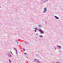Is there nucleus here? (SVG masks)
I'll use <instances>...</instances> for the list:
<instances>
[{
  "label": "nucleus",
  "instance_id": "nucleus-9",
  "mask_svg": "<svg viewBox=\"0 0 63 63\" xmlns=\"http://www.w3.org/2000/svg\"><path fill=\"white\" fill-rule=\"evenodd\" d=\"M39 37L40 38H42V37H43V36L42 35H39Z\"/></svg>",
  "mask_w": 63,
  "mask_h": 63
},
{
  "label": "nucleus",
  "instance_id": "nucleus-16",
  "mask_svg": "<svg viewBox=\"0 0 63 63\" xmlns=\"http://www.w3.org/2000/svg\"><path fill=\"white\" fill-rule=\"evenodd\" d=\"M24 54L25 55H27V53H24Z\"/></svg>",
  "mask_w": 63,
  "mask_h": 63
},
{
  "label": "nucleus",
  "instance_id": "nucleus-21",
  "mask_svg": "<svg viewBox=\"0 0 63 63\" xmlns=\"http://www.w3.org/2000/svg\"><path fill=\"white\" fill-rule=\"evenodd\" d=\"M46 24H47V22H46Z\"/></svg>",
  "mask_w": 63,
  "mask_h": 63
},
{
  "label": "nucleus",
  "instance_id": "nucleus-10",
  "mask_svg": "<svg viewBox=\"0 0 63 63\" xmlns=\"http://www.w3.org/2000/svg\"><path fill=\"white\" fill-rule=\"evenodd\" d=\"M18 39L16 40V42L17 44L18 43Z\"/></svg>",
  "mask_w": 63,
  "mask_h": 63
},
{
  "label": "nucleus",
  "instance_id": "nucleus-7",
  "mask_svg": "<svg viewBox=\"0 0 63 63\" xmlns=\"http://www.w3.org/2000/svg\"><path fill=\"white\" fill-rule=\"evenodd\" d=\"M54 17L55 18H56V19H59V18L58 17H57L56 16H54Z\"/></svg>",
  "mask_w": 63,
  "mask_h": 63
},
{
  "label": "nucleus",
  "instance_id": "nucleus-6",
  "mask_svg": "<svg viewBox=\"0 0 63 63\" xmlns=\"http://www.w3.org/2000/svg\"><path fill=\"white\" fill-rule=\"evenodd\" d=\"M14 50H15V51H16V54L17 55V51L16 49V48H15Z\"/></svg>",
  "mask_w": 63,
  "mask_h": 63
},
{
  "label": "nucleus",
  "instance_id": "nucleus-18",
  "mask_svg": "<svg viewBox=\"0 0 63 63\" xmlns=\"http://www.w3.org/2000/svg\"><path fill=\"white\" fill-rule=\"evenodd\" d=\"M56 63H59V62H57Z\"/></svg>",
  "mask_w": 63,
  "mask_h": 63
},
{
  "label": "nucleus",
  "instance_id": "nucleus-12",
  "mask_svg": "<svg viewBox=\"0 0 63 63\" xmlns=\"http://www.w3.org/2000/svg\"><path fill=\"white\" fill-rule=\"evenodd\" d=\"M25 43L26 44H27V45H28V44H29V43H28V42H25Z\"/></svg>",
  "mask_w": 63,
  "mask_h": 63
},
{
  "label": "nucleus",
  "instance_id": "nucleus-11",
  "mask_svg": "<svg viewBox=\"0 0 63 63\" xmlns=\"http://www.w3.org/2000/svg\"><path fill=\"white\" fill-rule=\"evenodd\" d=\"M57 47H59V48H61V46H59L58 45H57Z\"/></svg>",
  "mask_w": 63,
  "mask_h": 63
},
{
  "label": "nucleus",
  "instance_id": "nucleus-2",
  "mask_svg": "<svg viewBox=\"0 0 63 63\" xmlns=\"http://www.w3.org/2000/svg\"><path fill=\"white\" fill-rule=\"evenodd\" d=\"M38 31L40 32L41 34H44V32L41 29H39Z\"/></svg>",
  "mask_w": 63,
  "mask_h": 63
},
{
  "label": "nucleus",
  "instance_id": "nucleus-1",
  "mask_svg": "<svg viewBox=\"0 0 63 63\" xmlns=\"http://www.w3.org/2000/svg\"><path fill=\"white\" fill-rule=\"evenodd\" d=\"M34 62H36V63H42L40 61H39V60L37 59H34Z\"/></svg>",
  "mask_w": 63,
  "mask_h": 63
},
{
  "label": "nucleus",
  "instance_id": "nucleus-15",
  "mask_svg": "<svg viewBox=\"0 0 63 63\" xmlns=\"http://www.w3.org/2000/svg\"><path fill=\"white\" fill-rule=\"evenodd\" d=\"M25 49H24V48H23V51H25Z\"/></svg>",
  "mask_w": 63,
  "mask_h": 63
},
{
  "label": "nucleus",
  "instance_id": "nucleus-17",
  "mask_svg": "<svg viewBox=\"0 0 63 63\" xmlns=\"http://www.w3.org/2000/svg\"><path fill=\"white\" fill-rule=\"evenodd\" d=\"M10 52L12 54H13V53H12V51H10Z\"/></svg>",
  "mask_w": 63,
  "mask_h": 63
},
{
  "label": "nucleus",
  "instance_id": "nucleus-5",
  "mask_svg": "<svg viewBox=\"0 0 63 63\" xmlns=\"http://www.w3.org/2000/svg\"><path fill=\"white\" fill-rule=\"evenodd\" d=\"M34 30H35L34 31V32H37V30H38V29L37 28H34Z\"/></svg>",
  "mask_w": 63,
  "mask_h": 63
},
{
  "label": "nucleus",
  "instance_id": "nucleus-3",
  "mask_svg": "<svg viewBox=\"0 0 63 63\" xmlns=\"http://www.w3.org/2000/svg\"><path fill=\"white\" fill-rule=\"evenodd\" d=\"M47 8H46L45 7L44 8V10L43 12V13H45L47 12Z\"/></svg>",
  "mask_w": 63,
  "mask_h": 63
},
{
  "label": "nucleus",
  "instance_id": "nucleus-23",
  "mask_svg": "<svg viewBox=\"0 0 63 63\" xmlns=\"http://www.w3.org/2000/svg\"><path fill=\"white\" fill-rule=\"evenodd\" d=\"M53 63H55V62H53Z\"/></svg>",
  "mask_w": 63,
  "mask_h": 63
},
{
  "label": "nucleus",
  "instance_id": "nucleus-8",
  "mask_svg": "<svg viewBox=\"0 0 63 63\" xmlns=\"http://www.w3.org/2000/svg\"><path fill=\"white\" fill-rule=\"evenodd\" d=\"M8 56H9V57H11V55L10 53H8Z\"/></svg>",
  "mask_w": 63,
  "mask_h": 63
},
{
  "label": "nucleus",
  "instance_id": "nucleus-20",
  "mask_svg": "<svg viewBox=\"0 0 63 63\" xmlns=\"http://www.w3.org/2000/svg\"><path fill=\"white\" fill-rule=\"evenodd\" d=\"M36 34L37 35H38V33H36Z\"/></svg>",
  "mask_w": 63,
  "mask_h": 63
},
{
  "label": "nucleus",
  "instance_id": "nucleus-4",
  "mask_svg": "<svg viewBox=\"0 0 63 63\" xmlns=\"http://www.w3.org/2000/svg\"><path fill=\"white\" fill-rule=\"evenodd\" d=\"M48 0H42V2L44 3H45V2H47Z\"/></svg>",
  "mask_w": 63,
  "mask_h": 63
},
{
  "label": "nucleus",
  "instance_id": "nucleus-14",
  "mask_svg": "<svg viewBox=\"0 0 63 63\" xmlns=\"http://www.w3.org/2000/svg\"><path fill=\"white\" fill-rule=\"evenodd\" d=\"M38 27H39L41 28V26L40 25H38Z\"/></svg>",
  "mask_w": 63,
  "mask_h": 63
},
{
  "label": "nucleus",
  "instance_id": "nucleus-24",
  "mask_svg": "<svg viewBox=\"0 0 63 63\" xmlns=\"http://www.w3.org/2000/svg\"><path fill=\"white\" fill-rule=\"evenodd\" d=\"M60 52H61V51H59Z\"/></svg>",
  "mask_w": 63,
  "mask_h": 63
},
{
  "label": "nucleus",
  "instance_id": "nucleus-13",
  "mask_svg": "<svg viewBox=\"0 0 63 63\" xmlns=\"http://www.w3.org/2000/svg\"><path fill=\"white\" fill-rule=\"evenodd\" d=\"M9 63H12V61L11 60H10V59H9Z\"/></svg>",
  "mask_w": 63,
  "mask_h": 63
},
{
  "label": "nucleus",
  "instance_id": "nucleus-19",
  "mask_svg": "<svg viewBox=\"0 0 63 63\" xmlns=\"http://www.w3.org/2000/svg\"><path fill=\"white\" fill-rule=\"evenodd\" d=\"M54 48H55V50L56 49V48H55V47H54Z\"/></svg>",
  "mask_w": 63,
  "mask_h": 63
},
{
  "label": "nucleus",
  "instance_id": "nucleus-26",
  "mask_svg": "<svg viewBox=\"0 0 63 63\" xmlns=\"http://www.w3.org/2000/svg\"><path fill=\"white\" fill-rule=\"evenodd\" d=\"M0 61H1V60H0Z\"/></svg>",
  "mask_w": 63,
  "mask_h": 63
},
{
  "label": "nucleus",
  "instance_id": "nucleus-22",
  "mask_svg": "<svg viewBox=\"0 0 63 63\" xmlns=\"http://www.w3.org/2000/svg\"><path fill=\"white\" fill-rule=\"evenodd\" d=\"M26 57V58H28V57Z\"/></svg>",
  "mask_w": 63,
  "mask_h": 63
},
{
  "label": "nucleus",
  "instance_id": "nucleus-25",
  "mask_svg": "<svg viewBox=\"0 0 63 63\" xmlns=\"http://www.w3.org/2000/svg\"><path fill=\"white\" fill-rule=\"evenodd\" d=\"M0 8H1V6H0Z\"/></svg>",
  "mask_w": 63,
  "mask_h": 63
}]
</instances>
